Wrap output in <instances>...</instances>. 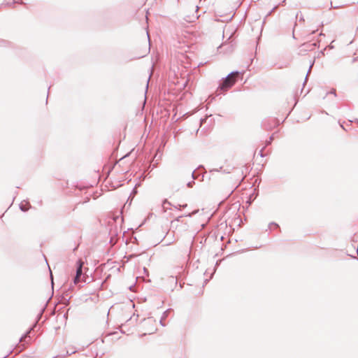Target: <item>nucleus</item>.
Here are the masks:
<instances>
[{
    "instance_id": "obj_21",
    "label": "nucleus",
    "mask_w": 358,
    "mask_h": 358,
    "mask_svg": "<svg viewBox=\"0 0 358 358\" xmlns=\"http://www.w3.org/2000/svg\"><path fill=\"white\" fill-rule=\"evenodd\" d=\"M357 255H358V249L357 250Z\"/></svg>"
},
{
    "instance_id": "obj_7",
    "label": "nucleus",
    "mask_w": 358,
    "mask_h": 358,
    "mask_svg": "<svg viewBox=\"0 0 358 358\" xmlns=\"http://www.w3.org/2000/svg\"><path fill=\"white\" fill-rule=\"evenodd\" d=\"M166 204L171 205V203L167 199L164 200V201L162 203V208H164V211H166V210H167V207L166 206Z\"/></svg>"
},
{
    "instance_id": "obj_20",
    "label": "nucleus",
    "mask_w": 358,
    "mask_h": 358,
    "mask_svg": "<svg viewBox=\"0 0 358 358\" xmlns=\"http://www.w3.org/2000/svg\"><path fill=\"white\" fill-rule=\"evenodd\" d=\"M147 34H148V31H147ZM148 38H150V36H149V35H148Z\"/></svg>"
},
{
    "instance_id": "obj_3",
    "label": "nucleus",
    "mask_w": 358,
    "mask_h": 358,
    "mask_svg": "<svg viewBox=\"0 0 358 358\" xmlns=\"http://www.w3.org/2000/svg\"><path fill=\"white\" fill-rule=\"evenodd\" d=\"M169 236H170L169 233H167L166 236L164 237V239L166 241V243H165L166 245H169L175 241L174 232H172L171 237H169Z\"/></svg>"
},
{
    "instance_id": "obj_14",
    "label": "nucleus",
    "mask_w": 358,
    "mask_h": 358,
    "mask_svg": "<svg viewBox=\"0 0 358 358\" xmlns=\"http://www.w3.org/2000/svg\"><path fill=\"white\" fill-rule=\"evenodd\" d=\"M263 150H264V148H262V149L260 150V153H259V155H260V156H261V157H264V155H263Z\"/></svg>"
},
{
    "instance_id": "obj_11",
    "label": "nucleus",
    "mask_w": 358,
    "mask_h": 358,
    "mask_svg": "<svg viewBox=\"0 0 358 358\" xmlns=\"http://www.w3.org/2000/svg\"><path fill=\"white\" fill-rule=\"evenodd\" d=\"M271 226H274L275 228H278L279 226L278 224L275 223V222H271L268 225V228L271 229Z\"/></svg>"
},
{
    "instance_id": "obj_17",
    "label": "nucleus",
    "mask_w": 358,
    "mask_h": 358,
    "mask_svg": "<svg viewBox=\"0 0 358 358\" xmlns=\"http://www.w3.org/2000/svg\"><path fill=\"white\" fill-rule=\"evenodd\" d=\"M182 206L183 208H185V207H187V204H185V205H183V206Z\"/></svg>"
},
{
    "instance_id": "obj_5",
    "label": "nucleus",
    "mask_w": 358,
    "mask_h": 358,
    "mask_svg": "<svg viewBox=\"0 0 358 358\" xmlns=\"http://www.w3.org/2000/svg\"><path fill=\"white\" fill-rule=\"evenodd\" d=\"M192 177L193 178V180H195L197 177L195 176V171H194L192 173ZM194 184V180L192 181H190L189 182L187 183V186L188 187H192L193 185Z\"/></svg>"
},
{
    "instance_id": "obj_2",
    "label": "nucleus",
    "mask_w": 358,
    "mask_h": 358,
    "mask_svg": "<svg viewBox=\"0 0 358 358\" xmlns=\"http://www.w3.org/2000/svg\"><path fill=\"white\" fill-rule=\"evenodd\" d=\"M84 262L81 259H78L76 262V272L73 279V282L77 285L81 281V277L83 275V267Z\"/></svg>"
},
{
    "instance_id": "obj_15",
    "label": "nucleus",
    "mask_w": 358,
    "mask_h": 358,
    "mask_svg": "<svg viewBox=\"0 0 358 358\" xmlns=\"http://www.w3.org/2000/svg\"><path fill=\"white\" fill-rule=\"evenodd\" d=\"M163 320H162V319L160 320V324H162V326L164 327L165 324L163 323Z\"/></svg>"
},
{
    "instance_id": "obj_16",
    "label": "nucleus",
    "mask_w": 358,
    "mask_h": 358,
    "mask_svg": "<svg viewBox=\"0 0 358 358\" xmlns=\"http://www.w3.org/2000/svg\"><path fill=\"white\" fill-rule=\"evenodd\" d=\"M82 280L84 282H86V278L85 276H83Z\"/></svg>"
},
{
    "instance_id": "obj_9",
    "label": "nucleus",
    "mask_w": 358,
    "mask_h": 358,
    "mask_svg": "<svg viewBox=\"0 0 358 358\" xmlns=\"http://www.w3.org/2000/svg\"><path fill=\"white\" fill-rule=\"evenodd\" d=\"M169 312V310H166V311H164L163 313V315H162V320H164L165 318L167 317Z\"/></svg>"
},
{
    "instance_id": "obj_6",
    "label": "nucleus",
    "mask_w": 358,
    "mask_h": 358,
    "mask_svg": "<svg viewBox=\"0 0 358 358\" xmlns=\"http://www.w3.org/2000/svg\"><path fill=\"white\" fill-rule=\"evenodd\" d=\"M32 331V328H30L27 333L20 338V342L25 341L26 338L29 336V333Z\"/></svg>"
},
{
    "instance_id": "obj_18",
    "label": "nucleus",
    "mask_w": 358,
    "mask_h": 358,
    "mask_svg": "<svg viewBox=\"0 0 358 358\" xmlns=\"http://www.w3.org/2000/svg\"><path fill=\"white\" fill-rule=\"evenodd\" d=\"M35 326H36V324H34V325H33V327L31 328L33 329L34 327H35Z\"/></svg>"
},
{
    "instance_id": "obj_19",
    "label": "nucleus",
    "mask_w": 358,
    "mask_h": 358,
    "mask_svg": "<svg viewBox=\"0 0 358 358\" xmlns=\"http://www.w3.org/2000/svg\"><path fill=\"white\" fill-rule=\"evenodd\" d=\"M35 326H36V324H34V325H33V327L31 328L33 329L34 327H35Z\"/></svg>"
},
{
    "instance_id": "obj_1",
    "label": "nucleus",
    "mask_w": 358,
    "mask_h": 358,
    "mask_svg": "<svg viewBox=\"0 0 358 358\" xmlns=\"http://www.w3.org/2000/svg\"><path fill=\"white\" fill-rule=\"evenodd\" d=\"M241 75L239 71H232L226 76L220 84L219 88L222 91H227L236 83L238 77Z\"/></svg>"
},
{
    "instance_id": "obj_13",
    "label": "nucleus",
    "mask_w": 358,
    "mask_h": 358,
    "mask_svg": "<svg viewBox=\"0 0 358 358\" xmlns=\"http://www.w3.org/2000/svg\"><path fill=\"white\" fill-rule=\"evenodd\" d=\"M329 93L336 96V90H331Z\"/></svg>"
},
{
    "instance_id": "obj_12",
    "label": "nucleus",
    "mask_w": 358,
    "mask_h": 358,
    "mask_svg": "<svg viewBox=\"0 0 358 358\" xmlns=\"http://www.w3.org/2000/svg\"><path fill=\"white\" fill-rule=\"evenodd\" d=\"M182 217V216H179L176 220L172 221V222H171L172 225H173L176 222H178Z\"/></svg>"
},
{
    "instance_id": "obj_10",
    "label": "nucleus",
    "mask_w": 358,
    "mask_h": 358,
    "mask_svg": "<svg viewBox=\"0 0 358 358\" xmlns=\"http://www.w3.org/2000/svg\"><path fill=\"white\" fill-rule=\"evenodd\" d=\"M273 136H271L269 138V139L266 141V145H270L271 143V142L273 141Z\"/></svg>"
},
{
    "instance_id": "obj_8",
    "label": "nucleus",
    "mask_w": 358,
    "mask_h": 358,
    "mask_svg": "<svg viewBox=\"0 0 358 358\" xmlns=\"http://www.w3.org/2000/svg\"><path fill=\"white\" fill-rule=\"evenodd\" d=\"M313 65V62L310 64V67H309V69H308V73H307V75H306V78H305V81H304V83H306V82L307 81L308 74L310 73V71H311V69H312ZM304 84H305V83H303V85H304Z\"/></svg>"
},
{
    "instance_id": "obj_4",
    "label": "nucleus",
    "mask_w": 358,
    "mask_h": 358,
    "mask_svg": "<svg viewBox=\"0 0 358 358\" xmlns=\"http://www.w3.org/2000/svg\"><path fill=\"white\" fill-rule=\"evenodd\" d=\"M31 208V205L28 201H23L20 204V209L23 211L26 212Z\"/></svg>"
}]
</instances>
